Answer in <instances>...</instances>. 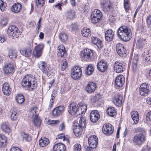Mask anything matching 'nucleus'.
<instances>
[{"label": "nucleus", "mask_w": 151, "mask_h": 151, "mask_svg": "<svg viewBox=\"0 0 151 151\" xmlns=\"http://www.w3.org/2000/svg\"><path fill=\"white\" fill-rule=\"evenodd\" d=\"M36 80L34 76L27 75L23 78L22 84V86L26 88L25 89H29L32 91L36 89L37 86Z\"/></svg>", "instance_id": "obj_1"}, {"label": "nucleus", "mask_w": 151, "mask_h": 151, "mask_svg": "<svg viewBox=\"0 0 151 151\" xmlns=\"http://www.w3.org/2000/svg\"><path fill=\"white\" fill-rule=\"evenodd\" d=\"M118 37L124 41H129L131 37L132 33L130 29L125 26L120 27L117 30Z\"/></svg>", "instance_id": "obj_2"}, {"label": "nucleus", "mask_w": 151, "mask_h": 151, "mask_svg": "<svg viewBox=\"0 0 151 151\" xmlns=\"http://www.w3.org/2000/svg\"><path fill=\"white\" fill-rule=\"evenodd\" d=\"M134 131L135 133H139L134 137L133 142L134 145L140 146L145 141V137L144 134L145 131L143 129L139 127L135 128Z\"/></svg>", "instance_id": "obj_3"}, {"label": "nucleus", "mask_w": 151, "mask_h": 151, "mask_svg": "<svg viewBox=\"0 0 151 151\" xmlns=\"http://www.w3.org/2000/svg\"><path fill=\"white\" fill-rule=\"evenodd\" d=\"M100 7L105 12H108L113 8V4L110 0H101L100 2Z\"/></svg>", "instance_id": "obj_4"}, {"label": "nucleus", "mask_w": 151, "mask_h": 151, "mask_svg": "<svg viewBox=\"0 0 151 151\" xmlns=\"http://www.w3.org/2000/svg\"><path fill=\"white\" fill-rule=\"evenodd\" d=\"M8 34L10 37L15 39L19 37L20 32L18 28L14 25L9 27L7 30Z\"/></svg>", "instance_id": "obj_5"}, {"label": "nucleus", "mask_w": 151, "mask_h": 151, "mask_svg": "<svg viewBox=\"0 0 151 151\" xmlns=\"http://www.w3.org/2000/svg\"><path fill=\"white\" fill-rule=\"evenodd\" d=\"M150 87L149 85L145 83L141 84L139 88V93L142 96H147L150 92Z\"/></svg>", "instance_id": "obj_6"}, {"label": "nucleus", "mask_w": 151, "mask_h": 151, "mask_svg": "<svg viewBox=\"0 0 151 151\" xmlns=\"http://www.w3.org/2000/svg\"><path fill=\"white\" fill-rule=\"evenodd\" d=\"M82 73L81 68L79 66H76L71 70V76L74 80L79 79L80 78Z\"/></svg>", "instance_id": "obj_7"}, {"label": "nucleus", "mask_w": 151, "mask_h": 151, "mask_svg": "<svg viewBox=\"0 0 151 151\" xmlns=\"http://www.w3.org/2000/svg\"><path fill=\"white\" fill-rule=\"evenodd\" d=\"M102 16V14L100 10L96 9L92 12L91 21L94 24L99 22Z\"/></svg>", "instance_id": "obj_8"}, {"label": "nucleus", "mask_w": 151, "mask_h": 151, "mask_svg": "<svg viewBox=\"0 0 151 151\" xmlns=\"http://www.w3.org/2000/svg\"><path fill=\"white\" fill-rule=\"evenodd\" d=\"M14 65L12 64H6L3 68L4 73L6 75H9L13 73L14 72Z\"/></svg>", "instance_id": "obj_9"}, {"label": "nucleus", "mask_w": 151, "mask_h": 151, "mask_svg": "<svg viewBox=\"0 0 151 151\" xmlns=\"http://www.w3.org/2000/svg\"><path fill=\"white\" fill-rule=\"evenodd\" d=\"M114 127L111 124H104L102 128L104 133L107 136L112 134L114 131Z\"/></svg>", "instance_id": "obj_10"}, {"label": "nucleus", "mask_w": 151, "mask_h": 151, "mask_svg": "<svg viewBox=\"0 0 151 151\" xmlns=\"http://www.w3.org/2000/svg\"><path fill=\"white\" fill-rule=\"evenodd\" d=\"M114 71L117 73L122 72L125 69V66L124 63L116 61L114 64Z\"/></svg>", "instance_id": "obj_11"}, {"label": "nucleus", "mask_w": 151, "mask_h": 151, "mask_svg": "<svg viewBox=\"0 0 151 151\" xmlns=\"http://www.w3.org/2000/svg\"><path fill=\"white\" fill-rule=\"evenodd\" d=\"M116 50L118 54L120 56L123 57L125 56L127 51L123 45L120 43H118L116 45Z\"/></svg>", "instance_id": "obj_12"}, {"label": "nucleus", "mask_w": 151, "mask_h": 151, "mask_svg": "<svg viewBox=\"0 0 151 151\" xmlns=\"http://www.w3.org/2000/svg\"><path fill=\"white\" fill-rule=\"evenodd\" d=\"M44 47V45L43 44H39L35 46L33 52L34 56L39 58L42 55Z\"/></svg>", "instance_id": "obj_13"}, {"label": "nucleus", "mask_w": 151, "mask_h": 151, "mask_svg": "<svg viewBox=\"0 0 151 151\" xmlns=\"http://www.w3.org/2000/svg\"><path fill=\"white\" fill-rule=\"evenodd\" d=\"M88 141L90 148L93 149L96 147L98 140L96 136L95 135L91 136L88 138Z\"/></svg>", "instance_id": "obj_14"}, {"label": "nucleus", "mask_w": 151, "mask_h": 151, "mask_svg": "<svg viewBox=\"0 0 151 151\" xmlns=\"http://www.w3.org/2000/svg\"><path fill=\"white\" fill-rule=\"evenodd\" d=\"M90 120L93 123H96L100 118L99 113L97 110L92 111L90 114Z\"/></svg>", "instance_id": "obj_15"}, {"label": "nucleus", "mask_w": 151, "mask_h": 151, "mask_svg": "<svg viewBox=\"0 0 151 151\" xmlns=\"http://www.w3.org/2000/svg\"><path fill=\"white\" fill-rule=\"evenodd\" d=\"M108 66L107 63L102 60L99 62L97 64V68L99 71L104 72L107 70Z\"/></svg>", "instance_id": "obj_16"}, {"label": "nucleus", "mask_w": 151, "mask_h": 151, "mask_svg": "<svg viewBox=\"0 0 151 151\" xmlns=\"http://www.w3.org/2000/svg\"><path fill=\"white\" fill-rule=\"evenodd\" d=\"M93 55V52L88 49H85L81 53V56L83 57L85 59L88 60L91 58Z\"/></svg>", "instance_id": "obj_17"}, {"label": "nucleus", "mask_w": 151, "mask_h": 151, "mask_svg": "<svg viewBox=\"0 0 151 151\" xmlns=\"http://www.w3.org/2000/svg\"><path fill=\"white\" fill-rule=\"evenodd\" d=\"M124 83V78L122 75L117 76L115 79V84L118 87H122Z\"/></svg>", "instance_id": "obj_18"}, {"label": "nucleus", "mask_w": 151, "mask_h": 151, "mask_svg": "<svg viewBox=\"0 0 151 151\" xmlns=\"http://www.w3.org/2000/svg\"><path fill=\"white\" fill-rule=\"evenodd\" d=\"M97 86L96 83L93 82H90L86 88V91L89 93H93L95 91Z\"/></svg>", "instance_id": "obj_19"}, {"label": "nucleus", "mask_w": 151, "mask_h": 151, "mask_svg": "<svg viewBox=\"0 0 151 151\" xmlns=\"http://www.w3.org/2000/svg\"><path fill=\"white\" fill-rule=\"evenodd\" d=\"M77 105L74 102L71 103L69 105L68 108V111L71 115H74L76 113Z\"/></svg>", "instance_id": "obj_20"}, {"label": "nucleus", "mask_w": 151, "mask_h": 151, "mask_svg": "<svg viewBox=\"0 0 151 151\" xmlns=\"http://www.w3.org/2000/svg\"><path fill=\"white\" fill-rule=\"evenodd\" d=\"M20 52L22 55L27 57H29L31 55L32 51L30 47H27L20 50Z\"/></svg>", "instance_id": "obj_21"}, {"label": "nucleus", "mask_w": 151, "mask_h": 151, "mask_svg": "<svg viewBox=\"0 0 151 151\" xmlns=\"http://www.w3.org/2000/svg\"><path fill=\"white\" fill-rule=\"evenodd\" d=\"M122 96L119 94L116 95L113 98V101L114 104L117 106H120L122 104Z\"/></svg>", "instance_id": "obj_22"}, {"label": "nucleus", "mask_w": 151, "mask_h": 151, "mask_svg": "<svg viewBox=\"0 0 151 151\" xmlns=\"http://www.w3.org/2000/svg\"><path fill=\"white\" fill-rule=\"evenodd\" d=\"M64 110L63 106H60L56 107L52 112V114L54 116H58L61 114Z\"/></svg>", "instance_id": "obj_23"}, {"label": "nucleus", "mask_w": 151, "mask_h": 151, "mask_svg": "<svg viewBox=\"0 0 151 151\" xmlns=\"http://www.w3.org/2000/svg\"><path fill=\"white\" fill-rule=\"evenodd\" d=\"M38 68L44 73H46L49 72L47 69V67L45 62L40 61L38 63Z\"/></svg>", "instance_id": "obj_24"}, {"label": "nucleus", "mask_w": 151, "mask_h": 151, "mask_svg": "<svg viewBox=\"0 0 151 151\" xmlns=\"http://www.w3.org/2000/svg\"><path fill=\"white\" fill-rule=\"evenodd\" d=\"M58 56L63 57L66 54V50L64 45H59L58 47Z\"/></svg>", "instance_id": "obj_25"}, {"label": "nucleus", "mask_w": 151, "mask_h": 151, "mask_svg": "<svg viewBox=\"0 0 151 151\" xmlns=\"http://www.w3.org/2000/svg\"><path fill=\"white\" fill-rule=\"evenodd\" d=\"M91 42L93 44L96 45L99 48H101L103 46L101 41L99 39L96 37H92Z\"/></svg>", "instance_id": "obj_26"}, {"label": "nucleus", "mask_w": 151, "mask_h": 151, "mask_svg": "<svg viewBox=\"0 0 151 151\" xmlns=\"http://www.w3.org/2000/svg\"><path fill=\"white\" fill-rule=\"evenodd\" d=\"M10 89L8 83H5L3 84L2 90L4 94L9 96L11 93Z\"/></svg>", "instance_id": "obj_27"}, {"label": "nucleus", "mask_w": 151, "mask_h": 151, "mask_svg": "<svg viewBox=\"0 0 151 151\" xmlns=\"http://www.w3.org/2000/svg\"><path fill=\"white\" fill-rule=\"evenodd\" d=\"M114 35V32L111 30H108L106 31L105 34L106 40L108 41H112L113 39Z\"/></svg>", "instance_id": "obj_28"}, {"label": "nucleus", "mask_w": 151, "mask_h": 151, "mask_svg": "<svg viewBox=\"0 0 151 151\" xmlns=\"http://www.w3.org/2000/svg\"><path fill=\"white\" fill-rule=\"evenodd\" d=\"M54 151H65V147L61 143H58L55 144L53 147Z\"/></svg>", "instance_id": "obj_29"}, {"label": "nucleus", "mask_w": 151, "mask_h": 151, "mask_svg": "<svg viewBox=\"0 0 151 151\" xmlns=\"http://www.w3.org/2000/svg\"><path fill=\"white\" fill-rule=\"evenodd\" d=\"M131 117L134 124H137L139 121V116L138 112L136 111H132L130 113Z\"/></svg>", "instance_id": "obj_30"}, {"label": "nucleus", "mask_w": 151, "mask_h": 151, "mask_svg": "<svg viewBox=\"0 0 151 151\" xmlns=\"http://www.w3.org/2000/svg\"><path fill=\"white\" fill-rule=\"evenodd\" d=\"M22 5L19 3L14 4L12 6L11 11L14 13H18L19 12L21 9Z\"/></svg>", "instance_id": "obj_31"}, {"label": "nucleus", "mask_w": 151, "mask_h": 151, "mask_svg": "<svg viewBox=\"0 0 151 151\" xmlns=\"http://www.w3.org/2000/svg\"><path fill=\"white\" fill-rule=\"evenodd\" d=\"M50 142L48 139L45 137L41 138L39 141V145L42 147L46 146Z\"/></svg>", "instance_id": "obj_32"}, {"label": "nucleus", "mask_w": 151, "mask_h": 151, "mask_svg": "<svg viewBox=\"0 0 151 151\" xmlns=\"http://www.w3.org/2000/svg\"><path fill=\"white\" fill-rule=\"evenodd\" d=\"M79 124L77 122H75L73 123V128H76L79 127H84L85 126V122L84 121H83L82 118L80 117L79 120Z\"/></svg>", "instance_id": "obj_33"}, {"label": "nucleus", "mask_w": 151, "mask_h": 151, "mask_svg": "<svg viewBox=\"0 0 151 151\" xmlns=\"http://www.w3.org/2000/svg\"><path fill=\"white\" fill-rule=\"evenodd\" d=\"M33 121L35 125L37 127H39L40 125L41 121L38 116L34 115L32 118Z\"/></svg>", "instance_id": "obj_34"}, {"label": "nucleus", "mask_w": 151, "mask_h": 151, "mask_svg": "<svg viewBox=\"0 0 151 151\" xmlns=\"http://www.w3.org/2000/svg\"><path fill=\"white\" fill-rule=\"evenodd\" d=\"M107 114L110 116L114 117L116 114L115 108L113 107L108 108L106 110Z\"/></svg>", "instance_id": "obj_35"}, {"label": "nucleus", "mask_w": 151, "mask_h": 151, "mask_svg": "<svg viewBox=\"0 0 151 151\" xmlns=\"http://www.w3.org/2000/svg\"><path fill=\"white\" fill-rule=\"evenodd\" d=\"M6 140L5 137L0 134V147H3L6 145Z\"/></svg>", "instance_id": "obj_36"}, {"label": "nucleus", "mask_w": 151, "mask_h": 151, "mask_svg": "<svg viewBox=\"0 0 151 151\" xmlns=\"http://www.w3.org/2000/svg\"><path fill=\"white\" fill-rule=\"evenodd\" d=\"M81 32L82 35L85 37H90L91 35V33L90 29H87L86 28H84L82 30Z\"/></svg>", "instance_id": "obj_37"}, {"label": "nucleus", "mask_w": 151, "mask_h": 151, "mask_svg": "<svg viewBox=\"0 0 151 151\" xmlns=\"http://www.w3.org/2000/svg\"><path fill=\"white\" fill-rule=\"evenodd\" d=\"M9 55L10 58L14 59L17 57V52L15 50H11L9 51Z\"/></svg>", "instance_id": "obj_38"}, {"label": "nucleus", "mask_w": 151, "mask_h": 151, "mask_svg": "<svg viewBox=\"0 0 151 151\" xmlns=\"http://www.w3.org/2000/svg\"><path fill=\"white\" fill-rule=\"evenodd\" d=\"M59 37L60 41L63 42H65L68 40V37L65 33H61L59 35Z\"/></svg>", "instance_id": "obj_39"}, {"label": "nucleus", "mask_w": 151, "mask_h": 151, "mask_svg": "<svg viewBox=\"0 0 151 151\" xmlns=\"http://www.w3.org/2000/svg\"><path fill=\"white\" fill-rule=\"evenodd\" d=\"M83 127H79L76 128H73V132L76 136L78 137L81 134V131L82 130Z\"/></svg>", "instance_id": "obj_40"}, {"label": "nucleus", "mask_w": 151, "mask_h": 151, "mask_svg": "<svg viewBox=\"0 0 151 151\" xmlns=\"http://www.w3.org/2000/svg\"><path fill=\"white\" fill-rule=\"evenodd\" d=\"M16 99L17 102L19 104H22L24 101V96L21 94H18L16 97Z\"/></svg>", "instance_id": "obj_41"}, {"label": "nucleus", "mask_w": 151, "mask_h": 151, "mask_svg": "<svg viewBox=\"0 0 151 151\" xmlns=\"http://www.w3.org/2000/svg\"><path fill=\"white\" fill-rule=\"evenodd\" d=\"M1 128L5 132L8 133L10 132V130L7 123L5 122L2 123Z\"/></svg>", "instance_id": "obj_42"}, {"label": "nucleus", "mask_w": 151, "mask_h": 151, "mask_svg": "<svg viewBox=\"0 0 151 151\" xmlns=\"http://www.w3.org/2000/svg\"><path fill=\"white\" fill-rule=\"evenodd\" d=\"M75 14L76 12L74 10H70L68 12L67 17L70 19H73L75 16Z\"/></svg>", "instance_id": "obj_43"}, {"label": "nucleus", "mask_w": 151, "mask_h": 151, "mask_svg": "<svg viewBox=\"0 0 151 151\" xmlns=\"http://www.w3.org/2000/svg\"><path fill=\"white\" fill-rule=\"evenodd\" d=\"M46 0H36V4L38 7L41 8L45 4Z\"/></svg>", "instance_id": "obj_44"}, {"label": "nucleus", "mask_w": 151, "mask_h": 151, "mask_svg": "<svg viewBox=\"0 0 151 151\" xmlns=\"http://www.w3.org/2000/svg\"><path fill=\"white\" fill-rule=\"evenodd\" d=\"M86 74L87 75H90L93 73V67L91 64L89 65L86 68Z\"/></svg>", "instance_id": "obj_45"}, {"label": "nucleus", "mask_w": 151, "mask_h": 151, "mask_svg": "<svg viewBox=\"0 0 151 151\" xmlns=\"http://www.w3.org/2000/svg\"><path fill=\"white\" fill-rule=\"evenodd\" d=\"M77 105L80 108L79 110H81L82 111L81 113H85L87 109L86 105L82 103L79 104Z\"/></svg>", "instance_id": "obj_46"}, {"label": "nucleus", "mask_w": 151, "mask_h": 151, "mask_svg": "<svg viewBox=\"0 0 151 151\" xmlns=\"http://www.w3.org/2000/svg\"><path fill=\"white\" fill-rule=\"evenodd\" d=\"M6 3L2 0H0V9L2 11H4L6 9Z\"/></svg>", "instance_id": "obj_47"}, {"label": "nucleus", "mask_w": 151, "mask_h": 151, "mask_svg": "<svg viewBox=\"0 0 151 151\" xmlns=\"http://www.w3.org/2000/svg\"><path fill=\"white\" fill-rule=\"evenodd\" d=\"M38 109L36 107H34L31 108L30 110V112L32 114V118L34 116L36 115L38 116V113L37 111Z\"/></svg>", "instance_id": "obj_48"}, {"label": "nucleus", "mask_w": 151, "mask_h": 151, "mask_svg": "<svg viewBox=\"0 0 151 151\" xmlns=\"http://www.w3.org/2000/svg\"><path fill=\"white\" fill-rule=\"evenodd\" d=\"M100 98L101 95L99 94H97L91 99V101L93 103H95L98 101Z\"/></svg>", "instance_id": "obj_49"}, {"label": "nucleus", "mask_w": 151, "mask_h": 151, "mask_svg": "<svg viewBox=\"0 0 151 151\" xmlns=\"http://www.w3.org/2000/svg\"><path fill=\"white\" fill-rule=\"evenodd\" d=\"M67 63L66 62V60L65 59H63L62 60L61 64V70H64L67 66Z\"/></svg>", "instance_id": "obj_50"}, {"label": "nucleus", "mask_w": 151, "mask_h": 151, "mask_svg": "<svg viewBox=\"0 0 151 151\" xmlns=\"http://www.w3.org/2000/svg\"><path fill=\"white\" fill-rule=\"evenodd\" d=\"M17 118V113L14 111L13 112L12 110V114L11 115V118L12 120L15 121L16 120Z\"/></svg>", "instance_id": "obj_51"}, {"label": "nucleus", "mask_w": 151, "mask_h": 151, "mask_svg": "<svg viewBox=\"0 0 151 151\" xmlns=\"http://www.w3.org/2000/svg\"><path fill=\"white\" fill-rule=\"evenodd\" d=\"M23 140L25 141H30L31 140V137L27 134L23 133L22 134Z\"/></svg>", "instance_id": "obj_52"}, {"label": "nucleus", "mask_w": 151, "mask_h": 151, "mask_svg": "<svg viewBox=\"0 0 151 151\" xmlns=\"http://www.w3.org/2000/svg\"><path fill=\"white\" fill-rule=\"evenodd\" d=\"M146 22L148 27L151 29V15H149L147 18Z\"/></svg>", "instance_id": "obj_53"}, {"label": "nucleus", "mask_w": 151, "mask_h": 151, "mask_svg": "<svg viewBox=\"0 0 151 151\" xmlns=\"http://www.w3.org/2000/svg\"><path fill=\"white\" fill-rule=\"evenodd\" d=\"M81 148V146L80 144H76L74 146V151H80Z\"/></svg>", "instance_id": "obj_54"}, {"label": "nucleus", "mask_w": 151, "mask_h": 151, "mask_svg": "<svg viewBox=\"0 0 151 151\" xmlns=\"http://www.w3.org/2000/svg\"><path fill=\"white\" fill-rule=\"evenodd\" d=\"M144 45V43L142 40L138 41L136 45V47L139 49L142 47Z\"/></svg>", "instance_id": "obj_55"}, {"label": "nucleus", "mask_w": 151, "mask_h": 151, "mask_svg": "<svg viewBox=\"0 0 151 151\" xmlns=\"http://www.w3.org/2000/svg\"><path fill=\"white\" fill-rule=\"evenodd\" d=\"M132 70L134 72L136 71L137 69V61H136L135 62L134 61V62L132 63Z\"/></svg>", "instance_id": "obj_56"}, {"label": "nucleus", "mask_w": 151, "mask_h": 151, "mask_svg": "<svg viewBox=\"0 0 151 151\" xmlns=\"http://www.w3.org/2000/svg\"><path fill=\"white\" fill-rule=\"evenodd\" d=\"M146 120L149 122H151V111L148 112L146 116Z\"/></svg>", "instance_id": "obj_57"}, {"label": "nucleus", "mask_w": 151, "mask_h": 151, "mask_svg": "<svg viewBox=\"0 0 151 151\" xmlns=\"http://www.w3.org/2000/svg\"><path fill=\"white\" fill-rule=\"evenodd\" d=\"M65 129V124L63 122L60 125L59 129L60 131H63Z\"/></svg>", "instance_id": "obj_58"}, {"label": "nucleus", "mask_w": 151, "mask_h": 151, "mask_svg": "<svg viewBox=\"0 0 151 151\" xmlns=\"http://www.w3.org/2000/svg\"><path fill=\"white\" fill-rule=\"evenodd\" d=\"M59 121L58 120H50L49 121L48 124H57L59 123Z\"/></svg>", "instance_id": "obj_59"}, {"label": "nucleus", "mask_w": 151, "mask_h": 151, "mask_svg": "<svg viewBox=\"0 0 151 151\" xmlns=\"http://www.w3.org/2000/svg\"><path fill=\"white\" fill-rule=\"evenodd\" d=\"M65 135L63 134H62L58 135L57 136L56 139H62L63 138V140H64L65 139Z\"/></svg>", "instance_id": "obj_60"}, {"label": "nucleus", "mask_w": 151, "mask_h": 151, "mask_svg": "<svg viewBox=\"0 0 151 151\" xmlns=\"http://www.w3.org/2000/svg\"><path fill=\"white\" fill-rule=\"evenodd\" d=\"M109 20L111 23L114 22L115 20L114 17L112 15H110L109 17Z\"/></svg>", "instance_id": "obj_61"}, {"label": "nucleus", "mask_w": 151, "mask_h": 151, "mask_svg": "<svg viewBox=\"0 0 151 151\" xmlns=\"http://www.w3.org/2000/svg\"><path fill=\"white\" fill-rule=\"evenodd\" d=\"M8 23V20L6 19H2L1 21V24L3 26H5Z\"/></svg>", "instance_id": "obj_62"}, {"label": "nucleus", "mask_w": 151, "mask_h": 151, "mask_svg": "<svg viewBox=\"0 0 151 151\" xmlns=\"http://www.w3.org/2000/svg\"><path fill=\"white\" fill-rule=\"evenodd\" d=\"M10 151H22L19 148L17 147H12L10 150Z\"/></svg>", "instance_id": "obj_63"}, {"label": "nucleus", "mask_w": 151, "mask_h": 151, "mask_svg": "<svg viewBox=\"0 0 151 151\" xmlns=\"http://www.w3.org/2000/svg\"><path fill=\"white\" fill-rule=\"evenodd\" d=\"M80 108L79 107V106L77 105V110H76V114L77 115H80L83 114V113H81L82 111L81 110H79Z\"/></svg>", "instance_id": "obj_64"}]
</instances>
